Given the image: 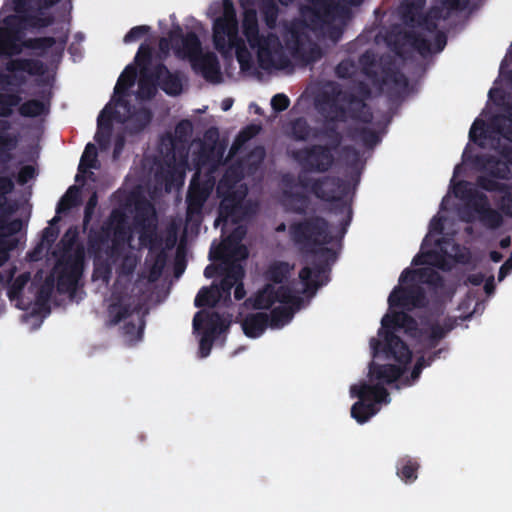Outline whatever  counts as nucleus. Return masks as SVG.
Segmentation results:
<instances>
[{
    "mask_svg": "<svg viewBox=\"0 0 512 512\" xmlns=\"http://www.w3.org/2000/svg\"><path fill=\"white\" fill-rule=\"evenodd\" d=\"M455 208H441L431 221L429 232L423 241L419 255L413 260L412 270L405 271L398 286L389 296V309L381 321L377 338L370 340L373 361L365 382L351 385L350 396L358 401L351 407V417L359 424L367 422L389 402L385 384L399 381L411 384L423 367L429 364L423 354L414 356L407 343L401 339L404 333L416 344L418 355L422 349L433 347L452 328L433 320L415 322L404 311L421 304V285H434L440 279L435 268L450 269L456 262L464 261L468 252L445 237L453 230L445 214ZM465 222H480L484 227L496 229L503 223L502 214L493 208H456Z\"/></svg>",
    "mask_w": 512,
    "mask_h": 512,
    "instance_id": "obj_1",
    "label": "nucleus"
},
{
    "mask_svg": "<svg viewBox=\"0 0 512 512\" xmlns=\"http://www.w3.org/2000/svg\"><path fill=\"white\" fill-rule=\"evenodd\" d=\"M242 10L241 21L233 0L211 3L206 16L211 20V43L223 57L235 53L239 73L253 76L258 68L281 69L287 66L289 54L301 43L298 28L291 31L292 41L283 46L273 34H259L256 8L263 10L269 27L275 23L277 9L273 0H237Z\"/></svg>",
    "mask_w": 512,
    "mask_h": 512,
    "instance_id": "obj_2",
    "label": "nucleus"
},
{
    "mask_svg": "<svg viewBox=\"0 0 512 512\" xmlns=\"http://www.w3.org/2000/svg\"><path fill=\"white\" fill-rule=\"evenodd\" d=\"M161 87L169 95L181 93L183 84L178 75L171 74L164 66L157 64L149 56L147 44H141L134 64L128 65L120 75L114 89L111 102L103 109L98 118L97 142L105 147L113 121L135 124V129L144 127L150 121L147 110L131 113L128 103L131 98H150Z\"/></svg>",
    "mask_w": 512,
    "mask_h": 512,
    "instance_id": "obj_3",
    "label": "nucleus"
},
{
    "mask_svg": "<svg viewBox=\"0 0 512 512\" xmlns=\"http://www.w3.org/2000/svg\"><path fill=\"white\" fill-rule=\"evenodd\" d=\"M291 271L292 266L287 262L277 261L271 265L268 271L271 283L264 286L252 298L255 308L270 311V321L268 322V317L263 312H252L242 317L240 323L247 337L258 338L268 326L282 328L288 324L303 301L299 294L310 298L328 280L324 268L305 266L299 272L298 280L293 282V290H291L286 285Z\"/></svg>",
    "mask_w": 512,
    "mask_h": 512,
    "instance_id": "obj_4",
    "label": "nucleus"
},
{
    "mask_svg": "<svg viewBox=\"0 0 512 512\" xmlns=\"http://www.w3.org/2000/svg\"><path fill=\"white\" fill-rule=\"evenodd\" d=\"M245 234L244 228L239 225L222 244L213 246L210 251L211 258L221 260L220 286L212 285L199 291L195 304L198 307H213L225 304L231 297L233 290L235 299H242L245 295L242 286L243 270L239 261L247 257V249L239 243Z\"/></svg>",
    "mask_w": 512,
    "mask_h": 512,
    "instance_id": "obj_5",
    "label": "nucleus"
},
{
    "mask_svg": "<svg viewBox=\"0 0 512 512\" xmlns=\"http://www.w3.org/2000/svg\"><path fill=\"white\" fill-rule=\"evenodd\" d=\"M159 46L163 55H168L172 51L176 57L187 60L191 69L209 82L224 81V74L234 77L230 70H221L216 52L204 46L193 32L184 35L180 27L176 26L171 31L169 39H161Z\"/></svg>",
    "mask_w": 512,
    "mask_h": 512,
    "instance_id": "obj_6",
    "label": "nucleus"
},
{
    "mask_svg": "<svg viewBox=\"0 0 512 512\" xmlns=\"http://www.w3.org/2000/svg\"><path fill=\"white\" fill-rule=\"evenodd\" d=\"M18 97L12 94L0 96V116L8 115L14 106L18 104ZM7 123L0 121V152L4 153L12 150L16 145V140L6 131ZM13 183L10 179L0 177V207L5 202V195L11 192ZM23 223L19 219H10L0 215V266L7 261L9 251L13 249L17 242L18 232L22 229Z\"/></svg>",
    "mask_w": 512,
    "mask_h": 512,
    "instance_id": "obj_7",
    "label": "nucleus"
},
{
    "mask_svg": "<svg viewBox=\"0 0 512 512\" xmlns=\"http://www.w3.org/2000/svg\"><path fill=\"white\" fill-rule=\"evenodd\" d=\"M344 233V226L328 227L320 218L308 219L291 227L292 237L300 249L315 254L323 262L335 257Z\"/></svg>",
    "mask_w": 512,
    "mask_h": 512,
    "instance_id": "obj_8",
    "label": "nucleus"
},
{
    "mask_svg": "<svg viewBox=\"0 0 512 512\" xmlns=\"http://www.w3.org/2000/svg\"><path fill=\"white\" fill-rule=\"evenodd\" d=\"M29 283V276L21 274L11 279L7 295L16 307L22 310H29L25 316L27 323L31 322L32 328H37L42 323L43 318L48 313L47 300L50 291V285L46 289L38 292L33 284Z\"/></svg>",
    "mask_w": 512,
    "mask_h": 512,
    "instance_id": "obj_9",
    "label": "nucleus"
},
{
    "mask_svg": "<svg viewBox=\"0 0 512 512\" xmlns=\"http://www.w3.org/2000/svg\"><path fill=\"white\" fill-rule=\"evenodd\" d=\"M124 219L121 214L114 213L110 223L105 228L104 238L98 246L95 255V276L97 278L106 279L107 269L103 268L104 261L108 258H114L116 254L122 252L126 246V241H130L131 237H127Z\"/></svg>",
    "mask_w": 512,
    "mask_h": 512,
    "instance_id": "obj_10",
    "label": "nucleus"
},
{
    "mask_svg": "<svg viewBox=\"0 0 512 512\" xmlns=\"http://www.w3.org/2000/svg\"><path fill=\"white\" fill-rule=\"evenodd\" d=\"M17 15L3 16L0 22V56H12L28 47V43L22 40L23 30L27 26H42L46 22L42 20L34 21L33 18L26 19L18 24Z\"/></svg>",
    "mask_w": 512,
    "mask_h": 512,
    "instance_id": "obj_11",
    "label": "nucleus"
},
{
    "mask_svg": "<svg viewBox=\"0 0 512 512\" xmlns=\"http://www.w3.org/2000/svg\"><path fill=\"white\" fill-rule=\"evenodd\" d=\"M229 326L226 319H221L218 314L210 309L198 312L193 320L194 332L199 337L200 354L206 357L210 353L213 341L220 336Z\"/></svg>",
    "mask_w": 512,
    "mask_h": 512,
    "instance_id": "obj_12",
    "label": "nucleus"
},
{
    "mask_svg": "<svg viewBox=\"0 0 512 512\" xmlns=\"http://www.w3.org/2000/svg\"><path fill=\"white\" fill-rule=\"evenodd\" d=\"M83 252L78 247H69L63 259L56 265L52 274L53 282L56 280L60 291L72 290L82 273Z\"/></svg>",
    "mask_w": 512,
    "mask_h": 512,
    "instance_id": "obj_13",
    "label": "nucleus"
},
{
    "mask_svg": "<svg viewBox=\"0 0 512 512\" xmlns=\"http://www.w3.org/2000/svg\"><path fill=\"white\" fill-rule=\"evenodd\" d=\"M227 189L228 181L225 179L218 186V193L223 196V199L220 205V216L215 223L217 226L223 223L224 233H228L230 227L246 214V205L243 202L245 191H226Z\"/></svg>",
    "mask_w": 512,
    "mask_h": 512,
    "instance_id": "obj_14",
    "label": "nucleus"
},
{
    "mask_svg": "<svg viewBox=\"0 0 512 512\" xmlns=\"http://www.w3.org/2000/svg\"><path fill=\"white\" fill-rule=\"evenodd\" d=\"M109 316L114 323L124 322V331L129 342L137 341L143 332V320L140 311L130 309V299L121 298L109 307Z\"/></svg>",
    "mask_w": 512,
    "mask_h": 512,
    "instance_id": "obj_15",
    "label": "nucleus"
},
{
    "mask_svg": "<svg viewBox=\"0 0 512 512\" xmlns=\"http://www.w3.org/2000/svg\"><path fill=\"white\" fill-rule=\"evenodd\" d=\"M208 159L201 156L197 162V173L191 181L189 193L187 196L188 210L187 217L188 221H198V214L200 212L203 202L206 200L210 190L213 187L211 179L202 181L201 175L208 170Z\"/></svg>",
    "mask_w": 512,
    "mask_h": 512,
    "instance_id": "obj_16",
    "label": "nucleus"
},
{
    "mask_svg": "<svg viewBox=\"0 0 512 512\" xmlns=\"http://www.w3.org/2000/svg\"><path fill=\"white\" fill-rule=\"evenodd\" d=\"M302 186L305 188V192H312L318 198L331 201V200H342L345 206V214L349 216L350 209L347 206L351 198V193L354 189L355 184L339 185L334 180L325 178L319 183H314L311 187H308L304 180H302Z\"/></svg>",
    "mask_w": 512,
    "mask_h": 512,
    "instance_id": "obj_17",
    "label": "nucleus"
},
{
    "mask_svg": "<svg viewBox=\"0 0 512 512\" xmlns=\"http://www.w3.org/2000/svg\"><path fill=\"white\" fill-rule=\"evenodd\" d=\"M302 17L307 27L316 29L321 23L328 20L331 12L328 0H304Z\"/></svg>",
    "mask_w": 512,
    "mask_h": 512,
    "instance_id": "obj_18",
    "label": "nucleus"
},
{
    "mask_svg": "<svg viewBox=\"0 0 512 512\" xmlns=\"http://www.w3.org/2000/svg\"><path fill=\"white\" fill-rule=\"evenodd\" d=\"M8 69L13 72H24L27 71L30 74H36L42 77V81L49 83L54 78L53 68L44 67L39 62H16L10 63Z\"/></svg>",
    "mask_w": 512,
    "mask_h": 512,
    "instance_id": "obj_19",
    "label": "nucleus"
},
{
    "mask_svg": "<svg viewBox=\"0 0 512 512\" xmlns=\"http://www.w3.org/2000/svg\"><path fill=\"white\" fill-rule=\"evenodd\" d=\"M334 155L331 150L318 147L308 153L305 158L306 164L317 171L327 170L333 163Z\"/></svg>",
    "mask_w": 512,
    "mask_h": 512,
    "instance_id": "obj_20",
    "label": "nucleus"
},
{
    "mask_svg": "<svg viewBox=\"0 0 512 512\" xmlns=\"http://www.w3.org/2000/svg\"><path fill=\"white\" fill-rule=\"evenodd\" d=\"M98 163L96 159V148L92 144H88L85 148V151L81 157L79 164V173L76 176V180L80 179L86 180L91 178L92 171L91 169H97Z\"/></svg>",
    "mask_w": 512,
    "mask_h": 512,
    "instance_id": "obj_21",
    "label": "nucleus"
},
{
    "mask_svg": "<svg viewBox=\"0 0 512 512\" xmlns=\"http://www.w3.org/2000/svg\"><path fill=\"white\" fill-rule=\"evenodd\" d=\"M65 45V38L62 37L58 40H51V39H43V40H37L35 41L33 48L36 49H43V51H46V49L50 50V54L52 56H59Z\"/></svg>",
    "mask_w": 512,
    "mask_h": 512,
    "instance_id": "obj_22",
    "label": "nucleus"
},
{
    "mask_svg": "<svg viewBox=\"0 0 512 512\" xmlns=\"http://www.w3.org/2000/svg\"><path fill=\"white\" fill-rule=\"evenodd\" d=\"M48 110L47 101L31 100L23 104L20 108L21 114L24 116H39Z\"/></svg>",
    "mask_w": 512,
    "mask_h": 512,
    "instance_id": "obj_23",
    "label": "nucleus"
},
{
    "mask_svg": "<svg viewBox=\"0 0 512 512\" xmlns=\"http://www.w3.org/2000/svg\"><path fill=\"white\" fill-rule=\"evenodd\" d=\"M154 231V215L151 213L147 219V224L143 223L135 228V233L138 234L139 245L147 246L152 242L150 239Z\"/></svg>",
    "mask_w": 512,
    "mask_h": 512,
    "instance_id": "obj_24",
    "label": "nucleus"
},
{
    "mask_svg": "<svg viewBox=\"0 0 512 512\" xmlns=\"http://www.w3.org/2000/svg\"><path fill=\"white\" fill-rule=\"evenodd\" d=\"M418 465L416 462L408 459L404 460L400 467L398 468V476L401 478L404 482H412L417 478V471Z\"/></svg>",
    "mask_w": 512,
    "mask_h": 512,
    "instance_id": "obj_25",
    "label": "nucleus"
},
{
    "mask_svg": "<svg viewBox=\"0 0 512 512\" xmlns=\"http://www.w3.org/2000/svg\"><path fill=\"white\" fill-rule=\"evenodd\" d=\"M415 47L421 52V54L426 53H432V52H439L441 51L445 46V40L442 35L437 34L436 35V42L435 44L427 43L426 40H416L414 42Z\"/></svg>",
    "mask_w": 512,
    "mask_h": 512,
    "instance_id": "obj_26",
    "label": "nucleus"
},
{
    "mask_svg": "<svg viewBox=\"0 0 512 512\" xmlns=\"http://www.w3.org/2000/svg\"><path fill=\"white\" fill-rule=\"evenodd\" d=\"M150 31V27L146 25L133 27L125 36L124 43L132 44L146 36Z\"/></svg>",
    "mask_w": 512,
    "mask_h": 512,
    "instance_id": "obj_27",
    "label": "nucleus"
},
{
    "mask_svg": "<svg viewBox=\"0 0 512 512\" xmlns=\"http://www.w3.org/2000/svg\"><path fill=\"white\" fill-rule=\"evenodd\" d=\"M502 214L512 217V188L505 190L498 201Z\"/></svg>",
    "mask_w": 512,
    "mask_h": 512,
    "instance_id": "obj_28",
    "label": "nucleus"
},
{
    "mask_svg": "<svg viewBox=\"0 0 512 512\" xmlns=\"http://www.w3.org/2000/svg\"><path fill=\"white\" fill-rule=\"evenodd\" d=\"M12 1L15 5L16 13H19L26 2H29V4H31L33 6H37L39 9H42V8H47L49 6H52L59 0H12Z\"/></svg>",
    "mask_w": 512,
    "mask_h": 512,
    "instance_id": "obj_29",
    "label": "nucleus"
},
{
    "mask_svg": "<svg viewBox=\"0 0 512 512\" xmlns=\"http://www.w3.org/2000/svg\"><path fill=\"white\" fill-rule=\"evenodd\" d=\"M184 182V169L178 167L171 175V179L167 180L166 187L171 190L173 187H180Z\"/></svg>",
    "mask_w": 512,
    "mask_h": 512,
    "instance_id": "obj_30",
    "label": "nucleus"
},
{
    "mask_svg": "<svg viewBox=\"0 0 512 512\" xmlns=\"http://www.w3.org/2000/svg\"><path fill=\"white\" fill-rule=\"evenodd\" d=\"M78 197V189L77 188H70L66 194L63 196V198L60 201L59 209L65 210L68 209L70 206L73 205V203L76 201Z\"/></svg>",
    "mask_w": 512,
    "mask_h": 512,
    "instance_id": "obj_31",
    "label": "nucleus"
},
{
    "mask_svg": "<svg viewBox=\"0 0 512 512\" xmlns=\"http://www.w3.org/2000/svg\"><path fill=\"white\" fill-rule=\"evenodd\" d=\"M36 175V170L32 165H27L21 168L18 174V182L21 184H25L31 179H33Z\"/></svg>",
    "mask_w": 512,
    "mask_h": 512,
    "instance_id": "obj_32",
    "label": "nucleus"
},
{
    "mask_svg": "<svg viewBox=\"0 0 512 512\" xmlns=\"http://www.w3.org/2000/svg\"><path fill=\"white\" fill-rule=\"evenodd\" d=\"M271 106L275 111H283L289 106V99L283 94H277L272 98Z\"/></svg>",
    "mask_w": 512,
    "mask_h": 512,
    "instance_id": "obj_33",
    "label": "nucleus"
},
{
    "mask_svg": "<svg viewBox=\"0 0 512 512\" xmlns=\"http://www.w3.org/2000/svg\"><path fill=\"white\" fill-rule=\"evenodd\" d=\"M503 79L495 83V86L489 92V98L492 102L500 105V102L503 101V92L501 90V83Z\"/></svg>",
    "mask_w": 512,
    "mask_h": 512,
    "instance_id": "obj_34",
    "label": "nucleus"
},
{
    "mask_svg": "<svg viewBox=\"0 0 512 512\" xmlns=\"http://www.w3.org/2000/svg\"><path fill=\"white\" fill-rule=\"evenodd\" d=\"M423 3L424 0H406V5L409 8L408 15L411 21H415L413 9L415 8V10H417Z\"/></svg>",
    "mask_w": 512,
    "mask_h": 512,
    "instance_id": "obj_35",
    "label": "nucleus"
},
{
    "mask_svg": "<svg viewBox=\"0 0 512 512\" xmlns=\"http://www.w3.org/2000/svg\"><path fill=\"white\" fill-rule=\"evenodd\" d=\"M258 129L256 127H249L245 131L241 133L239 136V141H246L248 138H250L252 135L256 134Z\"/></svg>",
    "mask_w": 512,
    "mask_h": 512,
    "instance_id": "obj_36",
    "label": "nucleus"
},
{
    "mask_svg": "<svg viewBox=\"0 0 512 512\" xmlns=\"http://www.w3.org/2000/svg\"><path fill=\"white\" fill-rule=\"evenodd\" d=\"M302 180H304V183H306L308 185V187H311L314 183H319L320 181H316L314 180V182L312 184L308 183V181H311V178H308L306 177V175H303L301 178H300V182H299V185H297L296 187V193L299 192V190H304L305 191V188H303L302 186Z\"/></svg>",
    "mask_w": 512,
    "mask_h": 512,
    "instance_id": "obj_37",
    "label": "nucleus"
},
{
    "mask_svg": "<svg viewBox=\"0 0 512 512\" xmlns=\"http://www.w3.org/2000/svg\"><path fill=\"white\" fill-rule=\"evenodd\" d=\"M484 288L487 294H491L493 292V278H490L489 280L486 281Z\"/></svg>",
    "mask_w": 512,
    "mask_h": 512,
    "instance_id": "obj_38",
    "label": "nucleus"
},
{
    "mask_svg": "<svg viewBox=\"0 0 512 512\" xmlns=\"http://www.w3.org/2000/svg\"><path fill=\"white\" fill-rule=\"evenodd\" d=\"M469 281L474 285H479L482 282V277L479 275H474L469 278Z\"/></svg>",
    "mask_w": 512,
    "mask_h": 512,
    "instance_id": "obj_39",
    "label": "nucleus"
},
{
    "mask_svg": "<svg viewBox=\"0 0 512 512\" xmlns=\"http://www.w3.org/2000/svg\"><path fill=\"white\" fill-rule=\"evenodd\" d=\"M232 106V100L231 99H225L222 102V109L224 111L228 110Z\"/></svg>",
    "mask_w": 512,
    "mask_h": 512,
    "instance_id": "obj_40",
    "label": "nucleus"
},
{
    "mask_svg": "<svg viewBox=\"0 0 512 512\" xmlns=\"http://www.w3.org/2000/svg\"><path fill=\"white\" fill-rule=\"evenodd\" d=\"M490 257L494 262H499L502 258L501 254L498 252H491Z\"/></svg>",
    "mask_w": 512,
    "mask_h": 512,
    "instance_id": "obj_41",
    "label": "nucleus"
},
{
    "mask_svg": "<svg viewBox=\"0 0 512 512\" xmlns=\"http://www.w3.org/2000/svg\"><path fill=\"white\" fill-rule=\"evenodd\" d=\"M506 112L508 113V121L512 123V103H507Z\"/></svg>",
    "mask_w": 512,
    "mask_h": 512,
    "instance_id": "obj_42",
    "label": "nucleus"
},
{
    "mask_svg": "<svg viewBox=\"0 0 512 512\" xmlns=\"http://www.w3.org/2000/svg\"><path fill=\"white\" fill-rule=\"evenodd\" d=\"M510 243H511L510 238H505V239L501 240L500 245L502 248H506L510 245Z\"/></svg>",
    "mask_w": 512,
    "mask_h": 512,
    "instance_id": "obj_43",
    "label": "nucleus"
},
{
    "mask_svg": "<svg viewBox=\"0 0 512 512\" xmlns=\"http://www.w3.org/2000/svg\"><path fill=\"white\" fill-rule=\"evenodd\" d=\"M213 274H214V270H213V268H212L211 266H209V267H207V268L205 269V275H206L207 277H212V276H213Z\"/></svg>",
    "mask_w": 512,
    "mask_h": 512,
    "instance_id": "obj_44",
    "label": "nucleus"
},
{
    "mask_svg": "<svg viewBox=\"0 0 512 512\" xmlns=\"http://www.w3.org/2000/svg\"><path fill=\"white\" fill-rule=\"evenodd\" d=\"M127 262H128V265H129V268H132L135 264V258L134 257H127Z\"/></svg>",
    "mask_w": 512,
    "mask_h": 512,
    "instance_id": "obj_45",
    "label": "nucleus"
},
{
    "mask_svg": "<svg viewBox=\"0 0 512 512\" xmlns=\"http://www.w3.org/2000/svg\"><path fill=\"white\" fill-rule=\"evenodd\" d=\"M508 270L511 271L512 269V260H506L505 263L503 264Z\"/></svg>",
    "mask_w": 512,
    "mask_h": 512,
    "instance_id": "obj_46",
    "label": "nucleus"
},
{
    "mask_svg": "<svg viewBox=\"0 0 512 512\" xmlns=\"http://www.w3.org/2000/svg\"><path fill=\"white\" fill-rule=\"evenodd\" d=\"M507 274L508 273H506V272H504L503 270L500 269V271H499V281L503 280Z\"/></svg>",
    "mask_w": 512,
    "mask_h": 512,
    "instance_id": "obj_47",
    "label": "nucleus"
},
{
    "mask_svg": "<svg viewBox=\"0 0 512 512\" xmlns=\"http://www.w3.org/2000/svg\"><path fill=\"white\" fill-rule=\"evenodd\" d=\"M282 4L284 5H287L289 4L292 0H279Z\"/></svg>",
    "mask_w": 512,
    "mask_h": 512,
    "instance_id": "obj_48",
    "label": "nucleus"
},
{
    "mask_svg": "<svg viewBox=\"0 0 512 512\" xmlns=\"http://www.w3.org/2000/svg\"><path fill=\"white\" fill-rule=\"evenodd\" d=\"M500 269L503 270L506 273L510 272V270H508L504 265H502Z\"/></svg>",
    "mask_w": 512,
    "mask_h": 512,
    "instance_id": "obj_49",
    "label": "nucleus"
},
{
    "mask_svg": "<svg viewBox=\"0 0 512 512\" xmlns=\"http://www.w3.org/2000/svg\"><path fill=\"white\" fill-rule=\"evenodd\" d=\"M359 105H360V103H358V102H355V103L353 102V103H351V106H353V107H358Z\"/></svg>",
    "mask_w": 512,
    "mask_h": 512,
    "instance_id": "obj_50",
    "label": "nucleus"
},
{
    "mask_svg": "<svg viewBox=\"0 0 512 512\" xmlns=\"http://www.w3.org/2000/svg\"><path fill=\"white\" fill-rule=\"evenodd\" d=\"M89 205H91V206H94V205H95V202H94V199H93V198L90 200Z\"/></svg>",
    "mask_w": 512,
    "mask_h": 512,
    "instance_id": "obj_51",
    "label": "nucleus"
},
{
    "mask_svg": "<svg viewBox=\"0 0 512 512\" xmlns=\"http://www.w3.org/2000/svg\"><path fill=\"white\" fill-rule=\"evenodd\" d=\"M285 229V226L284 225H281L278 227V230H284Z\"/></svg>",
    "mask_w": 512,
    "mask_h": 512,
    "instance_id": "obj_52",
    "label": "nucleus"
},
{
    "mask_svg": "<svg viewBox=\"0 0 512 512\" xmlns=\"http://www.w3.org/2000/svg\"><path fill=\"white\" fill-rule=\"evenodd\" d=\"M339 117H340V116H338V115H334V116H331V119H337V118H339Z\"/></svg>",
    "mask_w": 512,
    "mask_h": 512,
    "instance_id": "obj_53",
    "label": "nucleus"
},
{
    "mask_svg": "<svg viewBox=\"0 0 512 512\" xmlns=\"http://www.w3.org/2000/svg\"><path fill=\"white\" fill-rule=\"evenodd\" d=\"M155 274H156V272H153V275L151 276V279H155V277H156Z\"/></svg>",
    "mask_w": 512,
    "mask_h": 512,
    "instance_id": "obj_54",
    "label": "nucleus"
},
{
    "mask_svg": "<svg viewBox=\"0 0 512 512\" xmlns=\"http://www.w3.org/2000/svg\"><path fill=\"white\" fill-rule=\"evenodd\" d=\"M451 6H452V7H455V6H457V3H456V2H453V3L451 4Z\"/></svg>",
    "mask_w": 512,
    "mask_h": 512,
    "instance_id": "obj_55",
    "label": "nucleus"
},
{
    "mask_svg": "<svg viewBox=\"0 0 512 512\" xmlns=\"http://www.w3.org/2000/svg\"><path fill=\"white\" fill-rule=\"evenodd\" d=\"M4 85V82L2 80H0V86H3Z\"/></svg>",
    "mask_w": 512,
    "mask_h": 512,
    "instance_id": "obj_56",
    "label": "nucleus"
}]
</instances>
